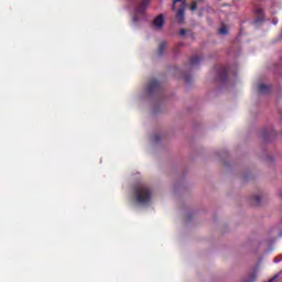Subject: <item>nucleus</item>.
<instances>
[{
  "mask_svg": "<svg viewBox=\"0 0 282 282\" xmlns=\"http://www.w3.org/2000/svg\"><path fill=\"white\" fill-rule=\"evenodd\" d=\"M149 199H151V193L147 188L139 189L137 202H139V204H148Z\"/></svg>",
  "mask_w": 282,
  "mask_h": 282,
  "instance_id": "f257e3e1",
  "label": "nucleus"
},
{
  "mask_svg": "<svg viewBox=\"0 0 282 282\" xmlns=\"http://www.w3.org/2000/svg\"><path fill=\"white\" fill-rule=\"evenodd\" d=\"M154 25L160 30L162 25H164V18L162 15H159L154 19Z\"/></svg>",
  "mask_w": 282,
  "mask_h": 282,
  "instance_id": "f03ea898",
  "label": "nucleus"
},
{
  "mask_svg": "<svg viewBox=\"0 0 282 282\" xmlns=\"http://www.w3.org/2000/svg\"><path fill=\"white\" fill-rule=\"evenodd\" d=\"M269 87L265 84H260L257 87L258 94H265V91H269Z\"/></svg>",
  "mask_w": 282,
  "mask_h": 282,
  "instance_id": "7ed1b4c3",
  "label": "nucleus"
},
{
  "mask_svg": "<svg viewBox=\"0 0 282 282\" xmlns=\"http://www.w3.org/2000/svg\"><path fill=\"white\" fill-rule=\"evenodd\" d=\"M177 21H184V9H180L176 14Z\"/></svg>",
  "mask_w": 282,
  "mask_h": 282,
  "instance_id": "20e7f679",
  "label": "nucleus"
},
{
  "mask_svg": "<svg viewBox=\"0 0 282 282\" xmlns=\"http://www.w3.org/2000/svg\"><path fill=\"white\" fill-rule=\"evenodd\" d=\"M220 34H228V29L226 26L220 28Z\"/></svg>",
  "mask_w": 282,
  "mask_h": 282,
  "instance_id": "39448f33",
  "label": "nucleus"
},
{
  "mask_svg": "<svg viewBox=\"0 0 282 282\" xmlns=\"http://www.w3.org/2000/svg\"><path fill=\"white\" fill-rule=\"evenodd\" d=\"M191 10H192V11L197 10V4H193V6L191 7Z\"/></svg>",
  "mask_w": 282,
  "mask_h": 282,
  "instance_id": "423d86ee",
  "label": "nucleus"
},
{
  "mask_svg": "<svg viewBox=\"0 0 282 282\" xmlns=\"http://www.w3.org/2000/svg\"><path fill=\"white\" fill-rule=\"evenodd\" d=\"M180 1H182V0H174V6H175L176 3H180Z\"/></svg>",
  "mask_w": 282,
  "mask_h": 282,
  "instance_id": "0eeeda50",
  "label": "nucleus"
},
{
  "mask_svg": "<svg viewBox=\"0 0 282 282\" xmlns=\"http://www.w3.org/2000/svg\"><path fill=\"white\" fill-rule=\"evenodd\" d=\"M173 10H175V4H173Z\"/></svg>",
  "mask_w": 282,
  "mask_h": 282,
  "instance_id": "6e6552de",
  "label": "nucleus"
}]
</instances>
